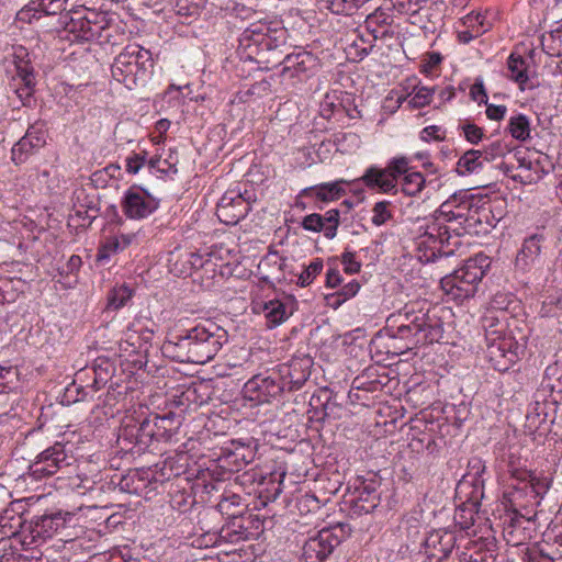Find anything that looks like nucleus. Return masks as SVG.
<instances>
[{
  "mask_svg": "<svg viewBox=\"0 0 562 562\" xmlns=\"http://www.w3.org/2000/svg\"><path fill=\"white\" fill-rule=\"evenodd\" d=\"M228 341L227 331L213 322L199 324L165 344V350L179 362L203 364L212 360Z\"/></svg>",
  "mask_w": 562,
  "mask_h": 562,
  "instance_id": "nucleus-1",
  "label": "nucleus"
},
{
  "mask_svg": "<svg viewBox=\"0 0 562 562\" xmlns=\"http://www.w3.org/2000/svg\"><path fill=\"white\" fill-rule=\"evenodd\" d=\"M416 305H405L404 322L397 327L396 335L403 339H411L414 346L439 341L443 335V327L436 310L416 308Z\"/></svg>",
  "mask_w": 562,
  "mask_h": 562,
  "instance_id": "nucleus-2",
  "label": "nucleus"
},
{
  "mask_svg": "<svg viewBox=\"0 0 562 562\" xmlns=\"http://www.w3.org/2000/svg\"><path fill=\"white\" fill-rule=\"evenodd\" d=\"M488 267V257L476 255L468 259L462 267L443 277L440 281L441 289L452 300L470 299L476 293L479 283Z\"/></svg>",
  "mask_w": 562,
  "mask_h": 562,
  "instance_id": "nucleus-3",
  "label": "nucleus"
},
{
  "mask_svg": "<svg viewBox=\"0 0 562 562\" xmlns=\"http://www.w3.org/2000/svg\"><path fill=\"white\" fill-rule=\"evenodd\" d=\"M153 66L150 50L138 44H130L115 57L111 72L116 81L133 89L146 81Z\"/></svg>",
  "mask_w": 562,
  "mask_h": 562,
  "instance_id": "nucleus-4",
  "label": "nucleus"
},
{
  "mask_svg": "<svg viewBox=\"0 0 562 562\" xmlns=\"http://www.w3.org/2000/svg\"><path fill=\"white\" fill-rule=\"evenodd\" d=\"M452 235L443 231L442 221L436 218L427 224L425 232L416 239L418 259L423 262L435 261L439 256H448L453 252L449 246H456L458 240L452 241Z\"/></svg>",
  "mask_w": 562,
  "mask_h": 562,
  "instance_id": "nucleus-5",
  "label": "nucleus"
},
{
  "mask_svg": "<svg viewBox=\"0 0 562 562\" xmlns=\"http://www.w3.org/2000/svg\"><path fill=\"white\" fill-rule=\"evenodd\" d=\"M409 170V160L406 157H395L384 169L370 167L360 180L370 189H379L382 193L397 192V178L405 176Z\"/></svg>",
  "mask_w": 562,
  "mask_h": 562,
  "instance_id": "nucleus-6",
  "label": "nucleus"
},
{
  "mask_svg": "<svg viewBox=\"0 0 562 562\" xmlns=\"http://www.w3.org/2000/svg\"><path fill=\"white\" fill-rule=\"evenodd\" d=\"M513 476L517 479V485H513L509 493L514 505L526 507L538 505L540 498L548 492L550 483L547 479H540L527 471L515 470Z\"/></svg>",
  "mask_w": 562,
  "mask_h": 562,
  "instance_id": "nucleus-7",
  "label": "nucleus"
},
{
  "mask_svg": "<svg viewBox=\"0 0 562 562\" xmlns=\"http://www.w3.org/2000/svg\"><path fill=\"white\" fill-rule=\"evenodd\" d=\"M71 457L66 450V446L61 442H55L42 451L36 459L30 464L27 474L34 480L56 474L59 470L69 467Z\"/></svg>",
  "mask_w": 562,
  "mask_h": 562,
  "instance_id": "nucleus-8",
  "label": "nucleus"
},
{
  "mask_svg": "<svg viewBox=\"0 0 562 562\" xmlns=\"http://www.w3.org/2000/svg\"><path fill=\"white\" fill-rule=\"evenodd\" d=\"M524 351V345L512 336L497 337L487 345V358L499 372L507 371Z\"/></svg>",
  "mask_w": 562,
  "mask_h": 562,
  "instance_id": "nucleus-9",
  "label": "nucleus"
},
{
  "mask_svg": "<svg viewBox=\"0 0 562 562\" xmlns=\"http://www.w3.org/2000/svg\"><path fill=\"white\" fill-rule=\"evenodd\" d=\"M458 536L448 529L430 531L424 540V555L427 562H445L457 546Z\"/></svg>",
  "mask_w": 562,
  "mask_h": 562,
  "instance_id": "nucleus-10",
  "label": "nucleus"
},
{
  "mask_svg": "<svg viewBox=\"0 0 562 562\" xmlns=\"http://www.w3.org/2000/svg\"><path fill=\"white\" fill-rule=\"evenodd\" d=\"M468 201L459 202L457 198H452L440 205L436 220L442 221L443 231H448L449 235L453 233L459 237L465 234Z\"/></svg>",
  "mask_w": 562,
  "mask_h": 562,
  "instance_id": "nucleus-11",
  "label": "nucleus"
},
{
  "mask_svg": "<svg viewBox=\"0 0 562 562\" xmlns=\"http://www.w3.org/2000/svg\"><path fill=\"white\" fill-rule=\"evenodd\" d=\"M340 541L341 538L335 533L334 529L324 528L305 541L302 558L305 562H323Z\"/></svg>",
  "mask_w": 562,
  "mask_h": 562,
  "instance_id": "nucleus-12",
  "label": "nucleus"
},
{
  "mask_svg": "<svg viewBox=\"0 0 562 562\" xmlns=\"http://www.w3.org/2000/svg\"><path fill=\"white\" fill-rule=\"evenodd\" d=\"M158 205V201L139 187L130 188L121 203L124 214L132 220L149 216Z\"/></svg>",
  "mask_w": 562,
  "mask_h": 562,
  "instance_id": "nucleus-13",
  "label": "nucleus"
},
{
  "mask_svg": "<svg viewBox=\"0 0 562 562\" xmlns=\"http://www.w3.org/2000/svg\"><path fill=\"white\" fill-rule=\"evenodd\" d=\"M281 65L284 78L304 80L317 68L318 60L312 53L302 50L286 55Z\"/></svg>",
  "mask_w": 562,
  "mask_h": 562,
  "instance_id": "nucleus-14",
  "label": "nucleus"
},
{
  "mask_svg": "<svg viewBox=\"0 0 562 562\" xmlns=\"http://www.w3.org/2000/svg\"><path fill=\"white\" fill-rule=\"evenodd\" d=\"M244 391L250 401L268 403L284 391V385H281L279 376L256 375L245 384Z\"/></svg>",
  "mask_w": 562,
  "mask_h": 562,
  "instance_id": "nucleus-15",
  "label": "nucleus"
},
{
  "mask_svg": "<svg viewBox=\"0 0 562 562\" xmlns=\"http://www.w3.org/2000/svg\"><path fill=\"white\" fill-rule=\"evenodd\" d=\"M248 203L240 194L233 192L223 195L216 206V216L226 225H235L248 213Z\"/></svg>",
  "mask_w": 562,
  "mask_h": 562,
  "instance_id": "nucleus-16",
  "label": "nucleus"
},
{
  "mask_svg": "<svg viewBox=\"0 0 562 562\" xmlns=\"http://www.w3.org/2000/svg\"><path fill=\"white\" fill-rule=\"evenodd\" d=\"M533 531V519L519 514L516 509L509 521L505 524L503 535L506 542L518 547L531 539Z\"/></svg>",
  "mask_w": 562,
  "mask_h": 562,
  "instance_id": "nucleus-17",
  "label": "nucleus"
},
{
  "mask_svg": "<svg viewBox=\"0 0 562 562\" xmlns=\"http://www.w3.org/2000/svg\"><path fill=\"white\" fill-rule=\"evenodd\" d=\"M339 218L340 213L336 209L327 211L324 215L312 213L303 218L302 227L314 233L324 232L326 238L333 239L337 234Z\"/></svg>",
  "mask_w": 562,
  "mask_h": 562,
  "instance_id": "nucleus-18",
  "label": "nucleus"
},
{
  "mask_svg": "<svg viewBox=\"0 0 562 562\" xmlns=\"http://www.w3.org/2000/svg\"><path fill=\"white\" fill-rule=\"evenodd\" d=\"M308 362V360H295L281 369L279 379L281 385H284V391H296L304 385L310 376Z\"/></svg>",
  "mask_w": 562,
  "mask_h": 562,
  "instance_id": "nucleus-19",
  "label": "nucleus"
},
{
  "mask_svg": "<svg viewBox=\"0 0 562 562\" xmlns=\"http://www.w3.org/2000/svg\"><path fill=\"white\" fill-rule=\"evenodd\" d=\"M65 527V519L60 514L42 516L30 526V535L33 542L50 539L60 528Z\"/></svg>",
  "mask_w": 562,
  "mask_h": 562,
  "instance_id": "nucleus-20",
  "label": "nucleus"
},
{
  "mask_svg": "<svg viewBox=\"0 0 562 562\" xmlns=\"http://www.w3.org/2000/svg\"><path fill=\"white\" fill-rule=\"evenodd\" d=\"M342 183H346V181L339 180L305 188L302 191V195L314 196L322 202L335 201L346 193L345 189L342 188Z\"/></svg>",
  "mask_w": 562,
  "mask_h": 562,
  "instance_id": "nucleus-21",
  "label": "nucleus"
},
{
  "mask_svg": "<svg viewBox=\"0 0 562 562\" xmlns=\"http://www.w3.org/2000/svg\"><path fill=\"white\" fill-rule=\"evenodd\" d=\"M27 52L24 47L20 46L13 52V65L16 76L21 79L25 88L30 89L35 85V76L33 67L29 59H25Z\"/></svg>",
  "mask_w": 562,
  "mask_h": 562,
  "instance_id": "nucleus-22",
  "label": "nucleus"
},
{
  "mask_svg": "<svg viewBox=\"0 0 562 562\" xmlns=\"http://www.w3.org/2000/svg\"><path fill=\"white\" fill-rule=\"evenodd\" d=\"M542 241L543 236L540 234H533L527 237L517 254L516 263L521 267H527L532 263L540 255Z\"/></svg>",
  "mask_w": 562,
  "mask_h": 562,
  "instance_id": "nucleus-23",
  "label": "nucleus"
},
{
  "mask_svg": "<svg viewBox=\"0 0 562 562\" xmlns=\"http://www.w3.org/2000/svg\"><path fill=\"white\" fill-rule=\"evenodd\" d=\"M484 159L480 150L470 149L465 151L457 162V171L464 176L479 172L484 167Z\"/></svg>",
  "mask_w": 562,
  "mask_h": 562,
  "instance_id": "nucleus-24",
  "label": "nucleus"
},
{
  "mask_svg": "<svg viewBox=\"0 0 562 562\" xmlns=\"http://www.w3.org/2000/svg\"><path fill=\"white\" fill-rule=\"evenodd\" d=\"M527 69L526 60L520 55H509L507 59V77L517 82L521 89H525L529 80Z\"/></svg>",
  "mask_w": 562,
  "mask_h": 562,
  "instance_id": "nucleus-25",
  "label": "nucleus"
},
{
  "mask_svg": "<svg viewBox=\"0 0 562 562\" xmlns=\"http://www.w3.org/2000/svg\"><path fill=\"white\" fill-rule=\"evenodd\" d=\"M15 505H18V503H11L9 507L0 513V532L5 537L15 535L18 528L21 526V517L16 516Z\"/></svg>",
  "mask_w": 562,
  "mask_h": 562,
  "instance_id": "nucleus-26",
  "label": "nucleus"
},
{
  "mask_svg": "<svg viewBox=\"0 0 562 562\" xmlns=\"http://www.w3.org/2000/svg\"><path fill=\"white\" fill-rule=\"evenodd\" d=\"M268 327L272 328L283 323L289 317L286 305L279 300H271L265 304Z\"/></svg>",
  "mask_w": 562,
  "mask_h": 562,
  "instance_id": "nucleus-27",
  "label": "nucleus"
},
{
  "mask_svg": "<svg viewBox=\"0 0 562 562\" xmlns=\"http://www.w3.org/2000/svg\"><path fill=\"white\" fill-rule=\"evenodd\" d=\"M507 130L515 139L525 142L530 136V121L524 114L512 116Z\"/></svg>",
  "mask_w": 562,
  "mask_h": 562,
  "instance_id": "nucleus-28",
  "label": "nucleus"
},
{
  "mask_svg": "<svg viewBox=\"0 0 562 562\" xmlns=\"http://www.w3.org/2000/svg\"><path fill=\"white\" fill-rule=\"evenodd\" d=\"M426 180L422 172H409L403 177L401 191L407 196H415L422 192Z\"/></svg>",
  "mask_w": 562,
  "mask_h": 562,
  "instance_id": "nucleus-29",
  "label": "nucleus"
},
{
  "mask_svg": "<svg viewBox=\"0 0 562 562\" xmlns=\"http://www.w3.org/2000/svg\"><path fill=\"white\" fill-rule=\"evenodd\" d=\"M68 0H32L29 10L42 12L45 15H55L66 10Z\"/></svg>",
  "mask_w": 562,
  "mask_h": 562,
  "instance_id": "nucleus-30",
  "label": "nucleus"
},
{
  "mask_svg": "<svg viewBox=\"0 0 562 562\" xmlns=\"http://www.w3.org/2000/svg\"><path fill=\"white\" fill-rule=\"evenodd\" d=\"M20 386V373L15 367L0 366V393H8Z\"/></svg>",
  "mask_w": 562,
  "mask_h": 562,
  "instance_id": "nucleus-31",
  "label": "nucleus"
},
{
  "mask_svg": "<svg viewBox=\"0 0 562 562\" xmlns=\"http://www.w3.org/2000/svg\"><path fill=\"white\" fill-rule=\"evenodd\" d=\"M133 296V290L126 284L115 286L111 290L108 296V306L113 310H119L124 306Z\"/></svg>",
  "mask_w": 562,
  "mask_h": 562,
  "instance_id": "nucleus-32",
  "label": "nucleus"
},
{
  "mask_svg": "<svg viewBox=\"0 0 562 562\" xmlns=\"http://www.w3.org/2000/svg\"><path fill=\"white\" fill-rule=\"evenodd\" d=\"M480 151L482 154V158L484 159V161L491 162L497 158L505 156V154L508 151V147L502 140H494L488 145L484 146V148Z\"/></svg>",
  "mask_w": 562,
  "mask_h": 562,
  "instance_id": "nucleus-33",
  "label": "nucleus"
},
{
  "mask_svg": "<svg viewBox=\"0 0 562 562\" xmlns=\"http://www.w3.org/2000/svg\"><path fill=\"white\" fill-rule=\"evenodd\" d=\"M390 205L391 203L387 201H380L374 204L371 218L373 225L382 226L392 217Z\"/></svg>",
  "mask_w": 562,
  "mask_h": 562,
  "instance_id": "nucleus-34",
  "label": "nucleus"
},
{
  "mask_svg": "<svg viewBox=\"0 0 562 562\" xmlns=\"http://www.w3.org/2000/svg\"><path fill=\"white\" fill-rule=\"evenodd\" d=\"M34 149L35 148L32 146V143H30L29 140H25L24 138H21L12 147V150H11L12 160L16 165L22 164L30 157V155H32Z\"/></svg>",
  "mask_w": 562,
  "mask_h": 562,
  "instance_id": "nucleus-35",
  "label": "nucleus"
},
{
  "mask_svg": "<svg viewBox=\"0 0 562 562\" xmlns=\"http://www.w3.org/2000/svg\"><path fill=\"white\" fill-rule=\"evenodd\" d=\"M138 325H140V323H132L126 331H125V338L121 341L120 346H121V349L127 351L128 348L127 347H132L133 348V351L137 348H140L142 347V342H140V336H138Z\"/></svg>",
  "mask_w": 562,
  "mask_h": 562,
  "instance_id": "nucleus-36",
  "label": "nucleus"
},
{
  "mask_svg": "<svg viewBox=\"0 0 562 562\" xmlns=\"http://www.w3.org/2000/svg\"><path fill=\"white\" fill-rule=\"evenodd\" d=\"M540 314L543 317H557L562 314V293L543 301Z\"/></svg>",
  "mask_w": 562,
  "mask_h": 562,
  "instance_id": "nucleus-37",
  "label": "nucleus"
},
{
  "mask_svg": "<svg viewBox=\"0 0 562 562\" xmlns=\"http://www.w3.org/2000/svg\"><path fill=\"white\" fill-rule=\"evenodd\" d=\"M322 270H323V261L321 259H315L299 276L297 283L301 286H307L322 272Z\"/></svg>",
  "mask_w": 562,
  "mask_h": 562,
  "instance_id": "nucleus-38",
  "label": "nucleus"
},
{
  "mask_svg": "<svg viewBox=\"0 0 562 562\" xmlns=\"http://www.w3.org/2000/svg\"><path fill=\"white\" fill-rule=\"evenodd\" d=\"M435 93L434 88L428 87H416L413 92V97L409 100V104L413 108H423L431 102L432 94Z\"/></svg>",
  "mask_w": 562,
  "mask_h": 562,
  "instance_id": "nucleus-39",
  "label": "nucleus"
},
{
  "mask_svg": "<svg viewBox=\"0 0 562 562\" xmlns=\"http://www.w3.org/2000/svg\"><path fill=\"white\" fill-rule=\"evenodd\" d=\"M465 215H468L465 234L479 233L477 227L482 224V211L480 207L473 205L471 201H468Z\"/></svg>",
  "mask_w": 562,
  "mask_h": 562,
  "instance_id": "nucleus-40",
  "label": "nucleus"
},
{
  "mask_svg": "<svg viewBox=\"0 0 562 562\" xmlns=\"http://www.w3.org/2000/svg\"><path fill=\"white\" fill-rule=\"evenodd\" d=\"M462 22L464 26L471 29L472 32H475V35H481L487 31V27H485V16L479 12H471L467 14L462 19Z\"/></svg>",
  "mask_w": 562,
  "mask_h": 562,
  "instance_id": "nucleus-41",
  "label": "nucleus"
},
{
  "mask_svg": "<svg viewBox=\"0 0 562 562\" xmlns=\"http://www.w3.org/2000/svg\"><path fill=\"white\" fill-rule=\"evenodd\" d=\"M454 521L462 530L469 529L474 524V513L471 507L461 506L456 510Z\"/></svg>",
  "mask_w": 562,
  "mask_h": 562,
  "instance_id": "nucleus-42",
  "label": "nucleus"
},
{
  "mask_svg": "<svg viewBox=\"0 0 562 562\" xmlns=\"http://www.w3.org/2000/svg\"><path fill=\"white\" fill-rule=\"evenodd\" d=\"M22 138L32 143L35 149L43 147L46 143L45 132L36 126H31Z\"/></svg>",
  "mask_w": 562,
  "mask_h": 562,
  "instance_id": "nucleus-43",
  "label": "nucleus"
},
{
  "mask_svg": "<svg viewBox=\"0 0 562 562\" xmlns=\"http://www.w3.org/2000/svg\"><path fill=\"white\" fill-rule=\"evenodd\" d=\"M461 128H462L464 138L473 145L479 144L484 137L483 130L475 124L467 123V124H463L461 126Z\"/></svg>",
  "mask_w": 562,
  "mask_h": 562,
  "instance_id": "nucleus-44",
  "label": "nucleus"
},
{
  "mask_svg": "<svg viewBox=\"0 0 562 562\" xmlns=\"http://www.w3.org/2000/svg\"><path fill=\"white\" fill-rule=\"evenodd\" d=\"M147 158V153H133L126 158V171L128 173L135 175L140 168L144 166Z\"/></svg>",
  "mask_w": 562,
  "mask_h": 562,
  "instance_id": "nucleus-45",
  "label": "nucleus"
},
{
  "mask_svg": "<svg viewBox=\"0 0 562 562\" xmlns=\"http://www.w3.org/2000/svg\"><path fill=\"white\" fill-rule=\"evenodd\" d=\"M341 262L347 273L352 274L360 271V262L356 260V255L350 251H345L341 256Z\"/></svg>",
  "mask_w": 562,
  "mask_h": 562,
  "instance_id": "nucleus-46",
  "label": "nucleus"
},
{
  "mask_svg": "<svg viewBox=\"0 0 562 562\" xmlns=\"http://www.w3.org/2000/svg\"><path fill=\"white\" fill-rule=\"evenodd\" d=\"M522 560L524 562H554L551 555L537 549H528Z\"/></svg>",
  "mask_w": 562,
  "mask_h": 562,
  "instance_id": "nucleus-47",
  "label": "nucleus"
},
{
  "mask_svg": "<svg viewBox=\"0 0 562 562\" xmlns=\"http://www.w3.org/2000/svg\"><path fill=\"white\" fill-rule=\"evenodd\" d=\"M386 23V15L382 11H374L372 14H369L366 19V25L368 30H371L372 32L376 31V27L382 24Z\"/></svg>",
  "mask_w": 562,
  "mask_h": 562,
  "instance_id": "nucleus-48",
  "label": "nucleus"
},
{
  "mask_svg": "<svg viewBox=\"0 0 562 562\" xmlns=\"http://www.w3.org/2000/svg\"><path fill=\"white\" fill-rule=\"evenodd\" d=\"M321 3L335 14L348 15V5L342 0H321Z\"/></svg>",
  "mask_w": 562,
  "mask_h": 562,
  "instance_id": "nucleus-49",
  "label": "nucleus"
},
{
  "mask_svg": "<svg viewBox=\"0 0 562 562\" xmlns=\"http://www.w3.org/2000/svg\"><path fill=\"white\" fill-rule=\"evenodd\" d=\"M299 507L307 508L308 512H316L321 509L319 501L314 494H305L299 501Z\"/></svg>",
  "mask_w": 562,
  "mask_h": 562,
  "instance_id": "nucleus-50",
  "label": "nucleus"
},
{
  "mask_svg": "<svg viewBox=\"0 0 562 562\" xmlns=\"http://www.w3.org/2000/svg\"><path fill=\"white\" fill-rule=\"evenodd\" d=\"M507 108L505 105L488 104L486 106V115L490 120L499 121L505 116Z\"/></svg>",
  "mask_w": 562,
  "mask_h": 562,
  "instance_id": "nucleus-51",
  "label": "nucleus"
},
{
  "mask_svg": "<svg viewBox=\"0 0 562 562\" xmlns=\"http://www.w3.org/2000/svg\"><path fill=\"white\" fill-rule=\"evenodd\" d=\"M360 289V284L357 281H351L345 284L339 291V295L344 297L345 301L353 297Z\"/></svg>",
  "mask_w": 562,
  "mask_h": 562,
  "instance_id": "nucleus-52",
  "label": "nucleus"
},
{
  "mask_svg": "<svg viewBox=\"0 0 562 562\" xmlns=\"http://www.w3.org/2000/svg\"><path fill=\"white\" fill-rule=\"evenodd\" d=\"M441 56L439 53H429L423 65L424 71H430L441 63Z\"/></svg>",
  "mask_w": 562,
  "mask_h": 562,
  "instance_id": "nucleus-53",
  "label": "nucleus"
},
{
  "mask_svg": "<svg viewBox=\"0 0 562 562\" xmlns=\"http://www.w3.org/2000/svg\"><path fill=\"white\" fill-rule=\"evenodd\" d=\"M341 283V276L337 269H328L326 273V285L336 288Z\"/></svg>",
  "mask_w": 562,
  "mask_h": 562,
  "instance_id": "nucleus-54",
  "label": "nucleus"
},
{
  "mask_svg": "<svg viewBox=\"0 0 562 562\" xmlns=\"http://www.w3.org/2000/svg\"><path fill=\"white\" fill-rule=\"evenodd\" d=\"M440 132V128L436 125H430V126H427L423 130L422 132V137L423 139H428V138H432V139H436V140H441L443 139V136H441L439 134Z\"/></svg>",
  "mask_w": 562,
  "mask_h": 562,
  "instance_id": "nucleus-55",
  "label": "nucleus"
},
{
  "mask_svg": "<svg viewBox=\"0 0 562 562\" xmlns=\"http://www.w3.org/2000/svg\"><path fill=\"white\" fill-rule=\"evenodd\" d=\"M119 250H123V247L121 246V241L120 239L116 237H114L113 239H110L104 246H103V249L102 251H104L105 254L103 255L104 257H108L111 252H116Z\"/></svg>",
  "mask_w": 562,
  "mask_h": 562,
  "instance_id": "nucleus-56",
  "label": "nucleus"
},
{
  "mask_svg": "<svg viewBox=\"0 0 562 562\" xmlns=\"http://www.w3.org/2000/svg\"><path fill=\"white\" fill-rule=\"evenodd\" d=\"M471 94L475 101H479V102L485 101L486 102L485 99L487 98V95H486V92H485L482 83L473 85V87L471 88Z\"/></svg>",
  "mask_w": 562,
  "mask_h": 562,
  "instance_id": "nucleus-57",
  "label": "nucleus"
},
{
  "mask_svg": "<svg viewBox=\"0 0 562 562\" xmlns=\"http://www.w3.org/2000/svg\"><path fill=\"white\" fill-rule=\"evenodd\" d=\"M325 300L326 304L333 308H338L344 302H346L338 292L326 295Z\"/></svg>",
  "mask_w": 562,
  "mask_h": 562,
  "instance_id": "nucleus-58",
  "label": "nucleus"
},
{
  "mask_svg": "<svg viewBox=\"0 0 562 562\" xmlns=\"http://www.w3.org/2000/svg\"><path fill=\"white\" fill-rule=\"evenodd\" d=\"M81 258L77 255H72L68 261H67V265H66V269H67V272L68 273H74L76 271L79 270V268L81 267Z\"/></svg>",
  "mask_w": 562,
  "mask_h": 562,
  "instance_id": "nucleus-59",
  "label": "nucleus"
},
{
  "mask_svg": "<svg viewBox=\"0 0 562 562\" xmlns=\"http://www.w3.org/2000/svg\"><path fill=\"white\" fill-rule=\"evenodd\" d=\"M285 476V472L281 471L278 473H270L269 482H278V487H276L274 493L280 494L281 493V484Z\"/></svg>",
  "mask_w": 562,
  "mask_h": 562,
  "instance_id": "nucleus-60",
  "label": "nucleus"
},
{
  "mask_svg": "<svg viewBox=\"0 0 562 562\" xmlns=\"http://www.w3.org/2000/svg\"><path fill=\"white\" fill-rule=\"evenodd\" d=\"M454 97V88L453 87H446L445 89H441L439 92V98L442 102L449 101Z\"/></svg>",
  "mask_w": 562,
  "mask_h": 562,
  "instance_id": "nucleus-61",
  "label": "nucleus"
},
{
  "mask_svg": "<svg viewBox=\"0 0 562 562\" xmlns=\"http://www.w3.org/2000/svg\"><path fill=\"white\" fill-rule=\"evenodd\" d=\"M189 262L191 263V266L193 268H196V269L202 268L204 266V260H203L202 256L199 254H195V252L190 254Z\"/></svg>",
  "mask_w": 562,
  "mask_h": 562,
  "instance_id": "nucleus-62",
  "label": "nucleus"
},
{
  "mask_svg": "<svg viewBox=\"0 0 562 562\" xmlns=\"http://www.w3.org/2000/svg\"><path fill=\"white\" fill-rule=\"evenodd\" d=\"M94 372H95V379H94V382L95 383H105L106 380H108V372H105L101 366H98L95 367L94 369Z\"/></svg>",
  "mask_w": 562,
  "mask_h": 562,
  "instance_id": "nucleus-63",
  "label": "nucleus"
},
{
  "mask_svg": "<svg viewBox=\"0 0 562 562\" xmlns=\"http://www.w3.org/2000/svg\"><path fill=\"white\" fill-rule=\"evenodd\" d=\"M117 238L120 239L121 246L124 249L134 240L135 234H121L117 236Z\"/></svg>",
  "mask_w": 562,
  "mask_h": 562,
  "instance_id": "nucleus-64",
  "label": "nucleus"
}]
</instances>
